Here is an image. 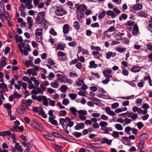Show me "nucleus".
<instances>
[{
    "label": "nucleus",
    "instance_id": "b1692460",
    "mask_svg": "<svg viewBox=\"0 0 152 152\" xmlns=\"http://www.w3.org/2000/svg\"><path fill=\"white\" fill-rule=\"evenodd\" d=\"M69 110L74 116H77V109L75 107H71L70 108Z\"/></svg>",
    "mask_w": 152,
    "mask_h": 152
},
{
    "label": "nucleus",
    "instance_id": "a18cd8bd",
    "mask_svg": "<svg viewBox=\"0 0 152 152\" xmlns=\"http://www.w3.org/2000/svg\"><path fill=\"white\" fill-rule=\"evenodd\" d=\"M112 135L113 137L115 138L119 137V133L117 131H113Z\"/></svg>",
    "mask_w": 152,
    "mask_h": 152
},
{
    "label": "nucleus",
    "instance_id": "f257e3e1",
    "mask_svg": "<svg viewBox=\"0 0 152 152\" xmlns=\"http://www.w3.org/2000/svg\"><path fill=\"white\" fill-rule=\"evenodd\" d=\"M42 30L41 29H37L36 30L35 34L36 36L35 39L39 43H42Z\"/></svg>",
    "mask_w": 152,
    "mask_h": 152
},
{
    "label": "nucleus",
    "instance_id": "c85d7f7f",
    "mask_svg": "<svg viewBox=\"0 0 152 152\" xmlns=\"http://www.w3.org/2000/svg\"><path fill=\"white\" fill-rule=\"evenodd\" d=\"M55 118V117L52 118H49V121L52 124L54 125L55 126H57L58 125V122L56 120H54Z\"/></svg>",
    "mask_w": 152,
    "mask_h": 152
},
{
    "label": "nucleus",
    "instance_id": "a211bd4d",
    "mask_svg": "<svg viewBox=\"0 0 152 152\" xmlns=\"http://www.w3.org/2000/svg\"><path fill=\"white\" fill-rule=\"evenodd\" d=\"M14 148L19 152H22L23 151V150L21 148V146L20 145L19 143L17 142L15 143Z\"/></svg>",
    "mask_w": 152,
    "mask_h": 152
},
{
    "label": "nucleus",
    "instance_id": "49530a36",
    "mask_svg": "<svg viewBox=\"0 0 152 152\" xmlns=\"http://www.w3.org/2000/svg\"><path fill=\"white\" fill-rule=\"evenodd\" d=\"M69 96L72 100L75 99L77 96V95L75 94H70L69 95Z\"/></svg>",
    "mask_w": 152,
    "mask_h": 152
},
{
    "label": "nucleus",
    "instance_id": "e433bc0d",
    "mask_svg": "<svg viewBox=\"0 0 152 152\" xmlns=\"http://www.w3.org/2000/svg\"><path fill=\"white\" fill-rule=\"evenodd\" d=\"M67 88V87L66 86L62 85L60 87V90L62 92L65 93L66 92Z\"/></svg>",
    "mask_w": 152,
    "mask_h": 152
},
{
    "label": "nucleus",
    "instance_id": "5701e85b",
    "mask_svg": "<svg viewBox=\"0 0 152 152\" xmlns=\"http://www.w3.org/2000/svg\"><path fill=\"white\" fill-rule=\"evenodd\" d=\"M17 111L19 115H22L25 112L26 109L22 107H20L17 108Z\"/></svg>",
    "mask_w": 152,
    "mask_h": 152
},
{
    "label": "nucleus",
    "instance_id": "6ab92c4d",
    "mask_svg": "<svg viewBox=\"0 0 152 152\" xmlns=\"http://www.w3.org/2000/svg\"><path fill=\"white\" fill-rule=\"evenodd\" d=\"M97 67V65L94 61H92L89 63L88 67L90 69L95 68Z\"/></svg>",
    "mask_w": 152,
    "mask_h": 152
},
{
    "label": "nucleus",
    "instance_id": "aec40b11",
    "mask_svg": "<svg viewBox=\"0 0 152 152\" xmlns=\"http://www.w3.org/2000/svg\"><path fill=\"white\" fill-rule=\"evenodd\" d=\"M84 128V124L83 123H81L77 124L75 127L76 130H79L81 129H83Z\"/></svg>",
    "mask_w": 152,
    "mask_h": 152
},
{
    "label": "nucleus",
    "instance_id": "a878e982",
    "mask_svg": "<svg viewBox=\"0 0 152 152\" xmlns=\"http://www.w3.org/2000/svg\"><path fill=\"white\" fill-rule=\"evenodd\" d=\"M148 135L146 133H142L140 136V139L141 140L145 141L148 137Z\"/></svg>",
    "mask_w": 152,
    "mask_h": 152
},
{
    "label": "nucleus",
    "instance_id": "a19ab883",
    "mask_svg": "<svg viewBox=\"0 0 152 152\" xmlns=\"http://www.w3.org/2000/svg\"><path fill=\"white\" fill-rule=\"evenodd\" d=\"M115 128L118 130L121 131L123 129V127L122 126L119 124H117L115 126Z\"/></svg>",
    "mask_w": 152,
    "mask_h": 152
},
{
    "label": "nucleus",
    "instance_id": "39448f33",
    "mask_svg": "<svg viewBox=\"0 0 152 152\" xmlns=\"http://www.w3.org/2000/svg\"><path fill=\"white\" fill-rule=\"evenodd\" d=\"M56 14L58 16H62L66 14V12L63 9L61 8L58 7L57 8L55 11Z\"/></svg>",
    "mask_w": 152,
    "mask_h": 152
},
{
    "label": "nucleus",
    "instance_id": "e2e57ef3",
    "mask_svg": "<svg viewBox=\"0 0 152 152\" xmlns=\"http://www.w3.org/2000/svg\"><path fill=\"white\" fill-rule=\"evenodd\" d=\"M83 16V15L81 13L80 14H77V20L79 21L81 20Z\"/></svg>",
    "mask_w": 152,
    "mask_h": 152
},
{
    "label": "nucleus",
    "instance_id": "3c124183",
    "mask_svg": "<svg viewBox=\"0 0 152 152\" xmlns=\"http://www.w3.org/2000/svg\"><path fill=\"white\" fill-rule=\"evenodd\" d=\"M91 49L97 51H101V49L100 47L99 46H94L93 45L91 46Z\"/></svg>",
    "mask_w": 152,
    "mask_h": 152
},
{
    "label": "nucleus",
    "instance_id": "ea45409f",
    "mask_svg": "<svg viewBox=\"0 0 152 152\" xmlns=\"http://www.w3.org/2000/svg\"><path fill=\"white\" fill-rule=\"evenodd\" d=\"M4 107L5 108L8 110V112H9V111H10V112L11 111L12 106L10 104L8 103L5 104L4 105Z\"/></svg>",
    "mask_w": 152,
    "mask_h": 152
},
{
    "label": "nucleus",
    "instance_id": "0e129e2a",
    "mask_svg": "<svg viewBox=\"0 0 152 152\" xmlns=\"http://www.w3.org/2000/svg\"><path fill=\"white\" fill-rule=\"evenodd\" d=\"M5 17H6L4 15V13L0 12V18L2 21L4 20Z\"/></svg>",
    "mask_w": 152,
    "mask_h": 152
},
{
    "label": "nucleus",
    "instance_id": "7c9ffc66",
    "mask_svg": "<svg viewBox=\"0 0 152 152\" xmlns=\"http://www.w3.org/2000/svg\"><path fill=\"white\" fill-rule=\"evenodd\" d=\"M78 116L85 115L87 114V112L85 110H80L77 111Z\"/></svg>",
    "mask_w": 152,
    "mask_h": 152
},
{
    "label": "nucleus",
    "instance_id": "ddd939ff",
    "mask_svg": "<svg viewBox=\"0 0 152 152\" xmlns=\"http://www.w3.org/2000/svg\"><path fill=\"white\" fill-rule=\"evenodd\" d=\"M27 23L28 25L29 29H31L33 26V20L32 19L31 17L28 16L27 18Z\"/></svg>",
    "mask_w": 152,
    "mask_h": 152
},
{
    "label": "nucleus",
    "instance_id": "393cba45",
    "mask_svg": "<svg viewBox=\"0 0 152 152\" xmlns=\"http://www.w3.org/2000/svg\"><path fill=\"white\" fill-rule=\"evenodd\" d=\"M93 57L95 58H99L101 56V55L97 51H93L92 52Z\"/></svg>",
    "mask_w": 152,
    "mask_h": 152
},
{
    "label": "nucleus",
    "instance_id": "72a5a7b5",
    "mask_svg": "<svg viewBox=\"0 0 152 152\" xmlns=\"http://www.w3.org/2000/svg\"><path fill=\"white\" fill-rule=\"evenodd\" d=\"M50 84L51 86L54 88H57L59 86L58 83L56 80L51 83Z\"/></svg>",
    "mask_w": 152,
    "mask_h": 152
},
{
    "label": "nucleus",
    "instance_id": "58836bf2",
    "mask_svg": "<svg viewBox=\"0 0 152 152\" xmlns=\"http://www.w3.org/2000/svg\"><path fill=\"white\" fill-rule=\"evenodd\" d=\"M52 135L54 137L59 138H63L62 136L61 135L55 132H52Z\"/></svg>",
    "mask_w": 152,
    "mask_h": 152
},
{
    "label": "nucleus",
    "instance_id": "680f3d73",
    "mask_svg": "<svg viewBox=\"0 0 152 152\" xmlns=\"http://www.w3.org/2000/svg\"><path fill=\"white\" fill-rule=\"evenodd\" d=\"M138 115L136 114H134L131 115V118L133 121H135L136 118H137Z\"/></svg>",
    "mask_w": 152,
    "mask_h": 152
},
{
    "label": "nucleus",
    "instance_id": "052dcab7",
    "mask_svg": "<svg viewBox=\"0 0 152 152\" xmlns=\"http://www.w3.org/2000/svg\"><path fill=\"white\" fill-rule=\"evenodd\" d=\"M45 97V96H38L37 101L40 102H42Z\"/></svg>",
    "mask_w": 152,
    "mask_h": 152
},
{
    "label": "nucleus",
    "instance_id": "dca6fc26",
    "mask_svg": "<svg viewBox=\"0 0 152 152\" xmlns=\"http://www.w3.org/2000/svg\"><path fill=\"white\" fill-rule=\"evenodd\" d=\"M31 92L34 94H43V91L39 88H37L35 90H33Z\"/></svg>",
    "mask_w": 152,
    "mask_h": 152
},
{
    "label": "nucleus",
    "instance_id": "4be33fe9",
    "mask_svg": "<svg viewBox=\"0 0 152 152\" xmlns=\"http://www.w3.org/2000/svg\"><path fill=\"white\" fill-rule=\"evenodd\" d=\"M43 20L41 19L39 15H38L36 18L35 22L37 24L42 25Z\"/></svg>",
    "mask_w": 152,
    "mask_h": 152
},
{
    "label": "nucleus",
    "instance_id": "473e14b6",
    "mask_svg": "<svg viewBox=\"0 0 152 152\" xmlns=\"http://www.w3.org/2000/svg\"><path fill=\"white\" fill-rule=\"evenodd\" d=\"M144 141L141 140L139 143V147L140 152H144L142 151V149L143 148V146L145 144Z\"/></svg>",
    "mask_w": 152,
    "mask_h": 152
},
{
    "label": "nucleus",
    "instance_id": "f8f14e48",
    "mask_svg": "<svg viewBox=\"0 0 152 152\" xmlns=\"http://www.w3.org/2000/svg\"><path fill=\"white\" fill-rule=\"evenodd\" d=\"M139 32L138 27L137 24H135L133 26L132 31V34L133 35H136Z\"/></svg>",
    "mask_w": 152,
    "mask_h": 152
},
{
    "label": "nucleus",
    "instance_id": "4c0bfd02",
    "mask_svg": "<svg viewBox=\"0 0 152 152\" xmlns=\"http://www.w3.org/2000/svg\"><path fill=\"white\" fill-rule=\"evenodd\" d=\"M135 23L134 21L129 20L125 24V26H134L135 24Z\"/></svg>",
    "mask_w": 152,
    "mask_h": 152
},
{
    "label": "nucleus",
    "instance_id": "4468645a",
    "mask_svg": "<svg viewBox=\"0 0 152 152\" xmlns=\"http://www.w3.org/2000/svg\"><path fill=\"white\" fill-rule=\"evenodd\" d=\"M23 52L25 56H27L28 53V51L31 50V48L28 44H27L26 46L23 48Z\"/></svg>",
    "mask_w": 152,
    "mask_h": 152
},
{
    "label": "nucleus",
    "instance_id": "69168bd1",
    "mask_svg": "<svg viewBox=\"0 0 152 152\" xmlns=\"http://www.w3.org/2000/svg\"><path fill=\"white\" fill-rule=\"evenodd\" d=\"M66 114V112L65 110H61L59 112V115L61 116H65Z\"/></svg>",
    "mask_w": 152,
    "mask_h": 152
},
{
    "label": "nucleus",
    "instance_id": "79ce46f5",
    "mask_svg": "<svg viewBox=\"0 0 152 152\" xmlns=\"http://www.w3.org/2000/svg\"><path fill=\"white\" fill-rule=\"evenodd\" d=\"M26 6H24L23 4H22L19 7V10L21 12H24L26 10Z\"/></svg>",
    "mask_w": 152,
    "mask_h": 152
},
{
    "label": "nucleus",
    "instance_id": "2eb2a0df",
    "mask_svg": "<svg viewBox=\"0 0 152 152\" xmlns=\"http://www.w3.org/2000/svg\"><path fill=\"white\" fill-rule=\"evenodd\" d=\"M84 83V79L82 77H80L76 81V84L78 86H80Z\"/></svg>",
    "mask_w": 152,
    "mask_h": 152
},
{
    "label": "nucleus",
    "instance_id": "338daca9",
    "mask_svg": "<svg viewBox=\"0 0 152 152\" xmlns=\"http://www.w3.org/2000/svg\"><path fill=\"white\" fill-rule=\"evenodd\" d=\"M82 66V65L80 62H78L75 65L76 67L80 70L81 69Z\"/></svg>",
    "mask_w": 152,
    "mask_h": 152
},
{
    "label": "nucleus",
    "instance_id": "c756f323",
    "mask_svg": "<svg viewBox=\"0 0 152 152\" xmlns=\"http://www.w3.org/2000/svg\"><path fill=\"white\" fill-rule=\"evenodd\" d=\"M73 26L77 30H79L80 28V26L79 23L77 21H75L73 23Z\"/></svg>",
    "mask_w": 152,
    "mask_h": 152
},
{
    "label": "nucleus",
    "instance_id": "f3484780",
    "mask_svg": "<svg viewBox=\"0 0 152 152\" xmlns=\"http://www.w3.org/2000/svg\"><path fill=\"white\" fill-rule=\"evenodd\" d=\"M69 28L70 26L69 25L67 24L64 25L63 28L64 33L65 34L68 33Z\"/></svg>",
    "mask_w": 152,
    "mask_h": 152
},
{
    "label": "nucleus",
    "instance_id": "774afa93",
    "mask_svg": "<svg viewBox=\"0 0 152 152\" xmlns=\"http://www.w3.org/2000/svg\"><path fill=\"white\" fill-rule=\"evenodd\" d=\"M137 126L138 129H140L143 126V124L142 122H139L137 124Z\"/></svg>",
    "mask_w": 152,
    "mask_h": 152
},
{
    "label": "nucleus",
    "instance_id": "09e8293b",
    "mask_svg": "<svg viewBox=\"0 0 152 152\" xmlns=\"http://www.w3.org/2000/svg\"><path fill=\"white\" fill-rule=\"evenodd\" d=\"M69 101L68 99H64L62 101V103L65 106H66L69 103Z\"/></svg>",
    "mask_w": 152,
    "mask_h": 152
},
{
    "label": "nucleus",
    "instance_id": "7ed1b4c3",
    "mask_svg": "<svg viewBox=\"0 0 152 152\" xmlns=\"http://www.w3.org/2000/svg\"><path fill=\"white\" fill-rule=\"evenodd\" d=\"M112 70L110 69H107L105 70V77L107 79H105V84L107 83L110 80V78L112 77V76L111 75Z\"/></svg>",
    "mask_w": 152,
    "mask_h": 152
},
{
    "label": "nucleus",
    "instance_id": "0eeeda50",
    "mask_svg": "<svg viewBox=\"0 0 152 152\" xmlns=\"http://www.w3.org/2000/svg\"><path fill=\"white\" fill-rule=\"evenodd\" d=\"M57 77V80L59 82L63 83L66 76L64 74L61 72L60 74H57L56 75Z\"/></svg>",
    "mask_w": 152,
    "mask_h": 152
},
{
    "label": "nucleus",
    "instance_id": "8fccbe9b",
    "mask_svg": "<svg viewBox=\"0 0 152 152\" xmlns=\"http://www.w3.org/2000/svg\"><path fill=\"white\" fill-rule=\"evenodd\" d=\"M72 134L77 138L80 137L82 135V134L81 133L78 132H73L72 133Z\"/></svg>",
    "mask_w": 152,
    "mask_h": 152
},
{
    "label": "nucleus",
    "instance_id": "1a4fd4ad",
    "mask_svg": "<svg viewBox=\"0 0 152 152\" xmlns=\"http://www.w3.org/2000/svg\"><path fill=\"white\" fill-rule=\"evenodd\" d=\"M60 123L62 125L63 128L66 129L68 128V122L65 119L61 118L60 119Z\"/></svg>",
    "mask_w": 152,
    "mask_h": 152
},
{
    "label": "nucleus",
    "instance_id": "37998d69",
    "mask_svg": "<svg viewBox=\"0 0 152 152\" xmlns=\"http://www.w3.org/2000/svg\"><path fill=\"white\" fill-rule=\"evenodd\" d=\"M137 15L139 16L140 17H146V14L145 12H143L142 11H140V12H139L138 13Z\"/></svg>",
    "mask_w": 152,
    "mask_h": 152
},
{
    "label": "nucleus",
    "instance_id": "864d4df0",
    "mask_svg": "<svg viewBox=\"0 0 152 152\" xmlns=\"http://www.w3.org/2000/svg\"><path fill=\"white\" fill-rule=\"evenodd\" d=\"M77 58L78 59V61H80L81 62L83 63L85 61L84 58L82 56L79 57L78 55H77Z\"/></svg>",
    "mask_w": 152,
    "mask_h": 152
},
{
    "label": "nucleus",
    "instance_id": "2f4dec72",
    "mask_svg": "<svg viewBox=\"0 0 152 152\" xmlns=\"http://www.w3.org/2000/svg\"><path fill=\"white\" fill-rule=\"evenodd\" d=\"M141 69V68L139 66H135L133 67L131 69V71L132 72H139Z\"/></svg>",
    "mask_w": 152,
    "mask_h": 152
},
{
    "label": "nucleus",
    "instance_id": "9d476101",
    "mask_svg": "<svg viewBox=\"0 0 152 152\" xmlns=\"http://www.w3.org/2000/svg\"><path fill=\"white\" fill-rule=\"evenodd\" d=\"M55 48L57 50H63L65 48V44L62 43L55 44Z\"/></svg>",
    "mask_w": 152,
    "mask_h": 152
},
{
    "label": "nucleus",
    "instance_id": "6e6d98bb",
    "mask_svg": "<svg viewBox=\"0 0 152 152\" xmlns=\"http://www.w3.org/2000/svg\"><path fill=\"white\" fill-rule=\"evenodd\" d=\"M126 50L125 48H117L116 50L118 52L120 53H123Z\"/></svg>",
    "mask_w": 152,
    "mask_h": 152
},
{
    "label": "nucleus",
    "instance_id": "bf43d9fd",
    "mask_svg": "<svg viewBox=\"0 0 152 152\" xmlns=\"http://www.w3.org/2000/svg\"><path fill=\"white\" fill-rule=\"evenodd\" d=\"M91 74L92 76L94 77H96L97 78H99L100 77L98 73H94L93 72H91Z\"/></svg>",
    "mask_w": 152,
    "mask_h": 152
},
{
    "label": "nucleus",
    "instance_id": "6e6552de",
    "mask_svg": "<svg viewBox=\"0 0 152 152\" xmlns=\"http://www.w3.org/2000/svg\"><path fill=\"white\" fill-rule=\"evenodd\" d=\"M33 101L32 100L30 99H28L27 100H23L22 101V106L23 107H27L28 106H30Z\"/></svg>",
    "mask_w": 152,
    "mask_h": 152
},
{
    "label": "nucleus",
    "instance_id": "cd10ccee",
    "mask_svg": "<svg viewBox=\"0 0 152 152\" xmlns=\"http://www.w3.org/2000/svg\"><path fill=\"white\" fill-rule=\"evenodd\" d=\"M106 58L107 59H110L111 56L114 57L116 55L115 53H113L112 52L109 51L106 53Z\"/></svg>",
    "mask_w": 152,
    "mask_h": 152
},
{
    "label": "nucleus",
    "instance_id": "4d7b16f0",
    "mask_svg": "<svg viewBox=\"0 0 152 152\" xmlns=\"http://www.w3.org/2000/svg\"><path fill=\"white\" fill-rule=\"evenodd\" d=\"M132 128L129 127H126L125 129V132L129 134H130L129 133V132L131 131Z\"/></svg>",
    "mask_w": 152,
    "mask_h": 152
},
{
    "label": "nucleus",
    "instance_id": "bb28decb",
    "mask_svg": "<svg viewBox=\"0 0 152 152\" xmlns=\"http://www.w3.org/2000/svg\"><path fill=\"white\" fill-rule=\"evenodd\" d=\"M65 119L68 122V126L71 128L73 126L74 124V122L72 121L71 120L69 117H66L65 118Z\"/></svg>",
    "mask_w": 152,
    "mask_h": 152
},
{
    "label": "nucleus",
    "instance_id": "20e7f679",
    "mask_svg": "<svg viewBox=\"0 0 152 152\" xmlns=\"http://www.w3.org/2000/svg\"><path fill=\"white\" fill-rule=\"evenodd\" d=\"M41 123L37 120H34L31 122V126L32 127L41 130L42 128L41 126Z\"/></svg>",
    "mask_w": 152,
    "mask_h": 152
},
{
    "label": "nucleus",
    "instance_id": "de8ad7c7",
    "mask_svg": "<svg viewBox=\"0 0 152 152\" xmlns=\"http://www.w3.org/2000/svg\"><path fill=\"white\" fill-rule=\"evenodd\" d=\"M63 83H69L70 84H71L72 83V81L71 79H68L66 77L64 80Z\"/></svg>",
    "mask_w": 152,
    "mask_h": 152
},
{
    "label": "nucleus",
    "instance_id": "423d86ee",
    "mask_svg": "<svg viewBox=\"0 0 152 152\" xmlns=\"http://www.w3.org/2000/svg\"><path fill=\"white\" fill-rule=\"evenodd\" d=\"M75 6L77 10L78 11L81 10L84 11L87 9V7L84 4H75Z\"/></svg>",
    "mask_w": 152,
    "mask_h": 152
},
{
    "label": "nucleus",
    "instance_id": "c9c22d12",
    "mask_svg": "<svg viewBox=\"0 0 152 152\" xmlns=\"http://www.w3.org/2000/svg\"><path fill=\"white\" fill-rule=\"evenodd\" d=\"M69 75L71 77L76 78L78 76L77 74L76 73L75 71H73L70 72Z\"/></svg>",
    "mask_w": 152,
    "mask_h": 152
},
{
    "label": "nucleus",
    "instance_id": "603ef678",
    "mask_svg": "<svg viewBox=\"0 0 152 152\" xmlns=\"http://www.w3.org/2000/svg\"><path fill=\"white\" fill-rule=\"evenodd\" d=\"M135 97V96L134 95H132L129 96H128L126 97H121V98L124 99H134Z\"/></svg>",
    "mask_w": 152,
    "mask_h": 152
},
{
    "label": "nucleus",
    "instance_id": "f03ea898",
    "mask_svg": "<svg viewBox=\"0 0 152 152\" xmlns=\"http://www.w3.org/2000/svg\"><path fill=\"white\" fill-rule=\"evenodd\" d=\"M20 2L22 4H24L25 6L28 9H31L33 8V6L31 4L32 0H20Z\"/></svg>",
    "mask_w": 152,
    "mask_h": 152
},
{
    "label": "nucleus",
    "instance_id": "9b49d317",
    "mask_svg": "<svg viewBox=\"0 0 152 152\" xmlns=\"http://www.w3.org/2000/svg\"><path fill=\"white\" fill-rule=\"evenodd\" d=\"M143 7V6L141 4L137 3L132 7V8L135 10H140L142 9Z\"/></svg>",
    "mask_w": 152,
    "mask_h": 152
},
{
    "label": "nucleus",
    "instance_id": "c03bdc74",
    "mask_svg": "<svg viewBox=\"0 0 152 152\" xmlns=\"http://www.w3.org/2000/svg\"><path fill=\"white\" fill-rule=\"evenodd\" d=\"M16 99H18L21 97V95L20 94H18L16 91H15L13 92V94H12Z\"/></svg>",
    "mask_w": 152,
    "mask_h": 152
},
{
    "label": "nucleus",
    "instance_id": "13d9d810",
    "mask_svg": "<svg viewBox=\"0 0 152 152\" xmlns=\"http://www.w3.org/2000/svg\"><path fill=\"white\" fill-rule=\"evenodd\" d=\"M50 33L53 36H56L57 33L53 28H51L50 31Z\"/></svg>",
    "mask_w": 152,
    "mask_h": 152
},
{
    "label": "nucleus",
    "instance_id": "f704fd0d",
    "mask_svg": "<svg viewBox=\"0 0 152 152\" xmlns=\"http://www.w3.org/2000/svg\"><path fill=\"white\" fill-rule=\"evenodd\" d=\"M106 14L108 15L111 16L113 18H114L116 16V15L113 12L110 10L107 11Z\"/></svg>",
    "mask_w": 152,
    "mask_h": 152
},
{
    "label": "nucleus",
    "instance_id": "5fc2aeb1",
    "mask_svg": "<svg viewBox=\"0 0 152 152\" xmlns=\"http://www.w3.org/2000/svg\"><path fill=\"white\" fill-rule=\"evenodd\" d=\"M48 99L45 96L42 101V103L45 106H48Z\"/></svg>",
    "mask_w": 152,
    "mask_h": 152
},
{
    "label": "nucleus",
    "instance_id": "412c9836",
    "mask_svg": "<svg viewBox=\"0 0 152 152\" xmlns=\"http://www.w3.org/2000/svg\"><path fill=\"white\" fill-rule=\"evenodd\" d=\"M15 37L16 42L22 43L23 42V40L21 36H19L17 34H16Z\"/></svg>",
    "mask_w": 152,
    "mask_h": 152
}]
</instances>
